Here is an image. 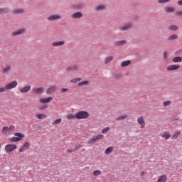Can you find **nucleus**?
Returning a JSON list of instances; mask_svg holds the SVG:
<instances>
[{
	"instance_id": "18",
	"label": "nucleus",
	"mask_w": 182,
	"mask_h": 182,
	"mask_svg": "<svg viewBox=\"0 0 182 182\" xmlns=\"http://www.w3.org/2000/svg\"><path fill=\"white\" fill-rule=\"evenodd\" d=\"M164 11L166 14H173V12H174V11H176V9H174V7L166 6V7H164Z\"/></svg>"
},
{
	"instance_id": "40",
	"label": "nucleus",
	"mask_w": 182,
	"mask_h": 182,
	"mask_svg": "<svg viewBox=\"0 0 182 182\" xmlns=\"http://www.w3.org/2000/svg\"><path fill=\"white\" fill-rule=\"evenodd\" d=\"M161 137L165 139V140H168L171 137V135L170 134H164L161 135Z\"/></svg>"
},
{
	"instance_id": "2",
	"label": "nucleus",
	"mask_w": 182,
	"mask_h": 182,
	"mask_svg": "<svg viewBox=\"0 0 182 182\" xmlns=\"http://www.w3.org/2000/svg\"><path fill=\"white\" fill-rule=\"evenodd\" d=\"M45 92V88L43 87H33L31 89V93L34 96L36 95H42Z\"/></svg>"
},
{
	"instance_id": "46",
	"label": "nucleus",
	"mask_w": 182,
	"mask_h": 182,
	"mask_svg": "<svg viewBox=\"0 0 182 182\" xmlns=\"http://www.w3.org/2000/svg\"><path fill=\"white\" fill-rule=\"evenodd\" d=\"M170 2V0H158V4H167Z\"/></svg>"
},
{
	"instance_id": "31",
	"label": "nucleus",
	"mask_w": 182,
	"mask_h": 182,
	"mask_svg": "<svg viewBox=\"0 0 182 182\" xmlns=\"http://www.w3.org/2000/svg\"><path fill=\"white\" fill-rule=\"evenodd\" d=\"M36 117H37V119L42 120L43 119H46L47 116L45 114H37Z\"/></svg>"
},
{
	"instance_id": "52",
	"label": "nucleus",
	"mask_w": 182,
	"mask_h": 182,
	"mask_svg": "<svg viewBox=\"0 0 182 182\" xmlns=\"http://www.w3.org/2000/svg\"><path fill=\"white\" fill-rule=\"evenodd\" d=\"M48 107V105H43L41 107V110H45V109H46Z\"/></svg>"
},
{
	"instance_id": "23",
	"label": "nucleus",
	"mask_w": 182,
	"mask_h": 182,
	"mask_svg": "<svg viewBox=\"0 0 182 182\" xmlns=\"http://www.w3.org/2000/svg\"><path fill=\"white\" fill-rule=\"evenodd\" d=\"M126 43H127V41L122 40V41H116L114 43V46H124V45H126Z\"/></svg>"
},
{
	"instance_id": "32",
	"label": "nucleus",
	"mask_w": 182,
	"mask_h": 182,
	"mask_svg": "<svg viewBox=\"0 0 182 182\" xmlns=\"http://www.w3.org/2000/svg\"><path fill=\"white\" fill-rule=\"evenodd\" d=\"M8 72H11V65H6L4 69L2 70V73H8Z\"/></svg>"
},
{
	"instance_id": "1",
	"label": "nucleus",
	"mask_w": 182,
	"mask_h": 182,
	"mask_svg": "<svg viewBox=\"0 0 182 182\" xmlns=\"http://www.w3.org/2000/svg\"><path fill=\"white\" fill-rule=\"evenodd\" d=\"M89 116V112L86 111H80L75 114V119L82 120L83 119H88Z\"/></svg>"
},
{
	"instance_id": "24",
	"label": "nucleus",
	"mask_w": 182,
	"mask_h": 182,
	"mask_svg": "<svg viewBox=\"0 0 182 182\" xmlns=\"http://www.w3.org/2000/svg\"><path fill=\"white\" fill-rule=\"evenodd\" d=\"M137 122L139 124L141 125V129H144V126H146V123L144 122V119L143 118V117L138 118Z\"/></svg>"
},
{
	"instance_id": "44",
	"label": "nucleus",
	"mask_w": 182,
	"mask_h": 182,
	"mask_svg": "<svg viewBox=\"0 0 182 182\" xmlns=\"http://www.w3.org/2000/svg\"><path fill=\"white\" fill-rule=\"evenodd\" d=\"M164 107H167V106H170V105H171V102L168 100L164 102Z\"/></svg>"
},
{
	"instance_id": "54",
	"label": "nucleus",
	"mask_w": 182,
	"mask_h": 182,
	"mask_svg": "<svg viewBox=\"0 0 182 182\" xmlns=\"http://www.w3.org/2000/svg\"><path fill=\"white\" fill-rule=\"evenodd\" d=\"M80 147V145H77L75 146V148L74 149V150H79Z\"/></svg>"
},
{
	"instance_id": "47",
	"label": "nucleus",
	"mask_w": 182,
	"mask_h": 182,
	"mask_svg": "<svg viewBox=\"0 0 182 182\" xmlns=\"http://www.w3.org/2000/svg\"><path fill=\"white\" fill-rule=\"evenodd\" d=\"M164 60H167V59H168V54L167 53V51L164 52Z\"/></svg>"
},
{
	"instance_id": "10",
	"label": "nucleus",
	"mask_w": 182,
	"mask_h": 182,
	"mask_svg": "<svg viewBox=\"0 0 182 182\" xmlns=\"http://www.w3.org/2000/svg\"><path fill=\"white\" fill-rule=\"evenodd\" d=\"M26 30L25 28H20L18 30H16L15 31H13L11 33L12 36H19V35H23V33H25Z\"/></svg>"
},
{
	"instance_id": "33",
	"label": "nucleus",
	"mask_w": 182,
	"mask_h": 182,
	"mask_svg": "<svg viewBox=\"0 0 182 182\" xmlns=\"http://www.w3.org/2000/svg\"><path fill=\"white\" fill-rule=\"evenodd\" d=\"M89 85V81H82L77 84L79 87L82 86H87Z\"/></svg>"
},
{
	"instance_id": "55",
	"label": "nucleus",
	"mask_w": 182,
	"mask_h": 182,
	"mask_svg": "<svg viewBox=\"0 0 182 182\" xmlns=\"http://www.w3.org/2000/svg\"><path fill=\"white\" fill-rule=\"evenodd\" d=\"M140 176H141V177H143V176H144V171H141L140 173Z\"/></svg>"
},
{
	"instance_id": "7",
	"label": "nucleus",
	"mask_w": 182,
	"mask_h": 182,
	"mask_svg": "<svg viewBox=\"0 0 182 182\" xmlns=\"http://www.w3.org/2000/svg\"><path fill=\"white\" fill-rule=\"evenodd\" d=\"M132 26H133V23L129 22L124 24V26L119 27V30L122 32H124L125 31H129V29H130Z\"/></svg>"
},
{
	"instance_id": "30",
	"label": "nucleus",
	"mask_w": 182,
	"mask_h": 182,
	"mask_svg": "<svg viewBox=\"0 0 182 182\" xmlns=\"http://www.w3.org/2000/svg\"><path fill=\"white\" fill-rule=\"evenodd\" d=\"M176 39H178V35L177 34L171 35L168 38V41H176Z\"/></svg>"
},
{
	"instance_id": "56",
	"label": "nucleus",
	"mask_w": 182,
	"mask_h": 182,
	"mask_svg": "<svg viewBox=\"0 0 182 182\" xmlns=\"http://www.w3.org/2000/svg\"><path fill=\"white\" fill-rule=\"evenodd\" d=\"M0 147H1V144H0Z\"/></svg>"
},
{
	"instance_id": "34",
	"label": "nucleus",
	"mask_w": 182,
	"mask_h": 182,
	"mask_svg": "<svg viewBox=\"0 0 182 182\" xmlns=\"http://www.w3.org/2000/svg\"><path fill=\"white\" fill-rule=\"evenodd\" d=\"M181 134V132L180 131H176V133L172 136L173 140H176L178 136Z\"/></svg>"
},
{
	"instance_id": "14",
	"label": "nucleus",
	"mask_w": 182,
	"mask_h": 182,
	"mask_svg": "<svg viewBox=\"0 0 182 182\" xmlns=\"http://www.w3.org/2000/svg\"><path fill=\"white\" fill-rule=\"evenodd\" d=\"M12 14L14 15H23L25 14V9L23 8H18L13 10Z\"/></svg>"
},
{
	"instance_id": "4",
	"label": "nucleus",
	"mask_w": 182,
	"mask_h": 182,
	"mask_svg": "<svg viewBox=\"0 0 182 182\" xmlns=\"http://www.w3.org/2000/svg\"><path fill=\"white\" fill-rule=\"evenodd\" d=\"M106 9H107L106 5H105L104 4H97L94 7V11L95 12H103L106 11Z\"/></svg>"
},
{
	"instance_id": "41",
	"label": "nucleus",
	"mask_w": 182,
	"mask_h": 182,
	"mask_svg": "<svg viewBox=\"0 0 182 182\" xmlns=\"http://www.w3.org/2000/svg\"><path fill=\"white\" fill-rule=\"evenodd\" d=\"M60 123H62V119L59 118L53 122V126H55V124H60Z\"/></svg>"
},
{
	"instance_id": "48",
	"label": "nucleus",
	"mask_w": 182,
	"mask_h": 182,
	"mask_svg": "<svg viewBox=\"0 0 182 182\" xmlns=\"http://www.w3.org/2000/svg\"><path fill=\"white\" fill-rule=\"evenodd\" d=\"M93 174L94 176H100V174H102V171H100V170H97L93 172Z\"/></svg>"
},
{
	"instance_id": "29",
	"label": "nucleus",
	"mask_w": 182,
	"mask_h": 182,
	"mask_svg": "<svg viewBox=\"0 0 182 182\" xmlns=\"http://www.w3.org/2000/svg\"><path fill=\"white\" fill-rule=\"evenodd\" d=\"M168 29H169V31H178V26H177L174 24H172L168 26Z\"/></svg>"
},
{
	"instance_id": "5",
	"label": "nucleus",
	"mask_w": 182,
	"mask_h": 182,
	"mask_svg": "<svg viewBox=\"0 0 182 182\" xmlns=\"http://www.w3.org/2000/svg\"><path fill=\"white\" fill-rule=\"evenodd\" d=\"M104 136L102 134L100 135H97L94 137H92L91 139H90L87 141V144H93L95 143H96L97 141V140H102V139H103Z\"/></svg>"
},
{
	"instance_id": "43",
	"label": "nucleus",
	"mask_w": 182,
	"mask_h": 182,
	"mask_svg": "<svg viewBox=\"0 0 182 182\" xmlns=\"http://www.w3.org/2000/svg\"><path fill=\"white\" fill-rule=\"evenodd\" d=\"M175 15L176 16H182V10L176 11Z\"/></svg>"
},
{
	"instance_id": "3",
	"label": "nucleus",
	"mask_w": 182,
	"mask_h": 182,
	"mask_svg": "<svg viewBox=\"0 0 182 182\" xmlns=\"http://www.w3.org/2000/svg\"><path fill=\"white\" fill-rule=\"evenodd\" d=\"M14 137L10 139V141H21L25 137L22 133L16 132L14 134Z\"/></svg>"
},
{
	"instance_id": "20",
	"label": "nucleus",
	"mask_w": 182,
	"mask_h": 182,
	"mask_svg": "<svg viewBox=\"0 0 182 182\" xmlns=\"http://www.w3.org/2000/svg\"><path fill=\"white\" fill-rule=\"evenodd\" d=\"M180 69V65H171L167 67L166 70L171 71V70H177Z\"/></svg>"
},
{
	"instance_id": "15",
	"label": "nucleus",
	"mask_w": 182,
	"mask_h": 182,
	"mask_svg": "<svg viewBox=\"0 0 182 182\" xmlns=\"http://www.w3.org/2000/svg\"><path fill=\"white\" fill-rule=\"evenodd\" d=\"M11 12V9L9 7H1L0 8V15H6Z\"/></svg>"
},
{
	"instance_id": "35",
	"label": "nucleus",
	"mask_w": 182,
	"mask_h": 182,
	"mask_svg": "<svg viewBox=\"0 0 182 182\" xmlns=\"http://www.w3.org/2000/svg\"><path fill=\"white\" fill-rule=\"evenodd\" d=\"M112 60H113V56L107 57V58L105 59V65H107V63H109V62H112Z\"/></svg>"
},
{
	"instance_id": "42",
	"label": "nucleus",
	"mask_w": 182,
	"mask_h": 182,
	"mask_svg": "<svg viewBox=\"0 0 182 182\" xmlns=\"http://www.w3.org/2000/svg\"><path fill=\"white\" fill-rule=\"evenodd\" d=\"M8 90H8L6 85H5L4 87L0 88V93H5V92H6Z\"/></svg>"
},
{
	"instance_id": "51",
	"label": "nucleus",
	"mask_w": 182,
	"mask_h": 182,
	"mask_svg": "<svg viewBox=\"0 0 182 182\" xmlns=\"http://www.w3.org/2000/svg\"><path fill=\"white\" fill-rule=\"evenodd\" d=\"M177 5H178L179 6H182V0H178L177 1Z\"/></svg>"
},
{
	"instance_id": "22",
	"label": "nucleus",
	"mask_w": 182,
	"mask_h": 182,
	"mask_svg": "<svg viewBox=\"0 0 182 182\" xmlns=\"http://www.w3.org/2000/svg\"><path fill=\"white\" fill-rule=\"evenodd\" d=\"M29 142H25L21 148L19 149L18 151L19 153H23V151H25V150H27V149H29Z\"/></svg>"
},
{
	"instance_id": "9",
	"label": "nucleus",
	"mask_w": 182,
	"mask_h": 182,
	"mask_svg": "<svg viewBox=\"0 0 182 182\" xmlns=\"http://www.w3.org/2000/svg\"><path fill=\"white\" fill-rule=\"evenodd\" d=\"M56 90H58V87L56 85H53L46 90V95H52L55 93Z\"/></svg>"
},
{
	"instance_id": "16",
	"label": "nucleus",
	"mask_w": 182,
	"mask_h": 182,
	"mask_svg": "<svg viewBox=\"0 0 182 182\" xmlns=\"http://www.w3.org/2000/svg\"><path fill=\"white\" fill-rule=\"evenodd\" d=\"M82 16H83V14H82V12H80V11H77V12L74 13L71 16V18L73 19H80V18H82Z\"/></svg>"
},
{
	"instance_id": "27",
	"label": "nucleus",
	"mask_w": 182,
	"mask_h": 182,
	"mask_svg": "<svg viewBox=\"0 0 182 182\" xmlns=\"http://www.w3.org/2000/svg\"><path fill=\"white\" fill-rule=\"evenodd\" d=\"M172 62L173 63H181L182 58L180 56L175 57L172 59Z\"/></svg>"
},
{
	"instance_id": "39",
	"label": "nucleus",
	"mask_w": 182,
	"mask_h": 182,
	"mask_svg": "<svg viewBox=\"0 0 182 182\" xmlns=\"http://www.w3.org/2000/svg\"><path fill=\"white\" fill-rule=\"evenodd\" d=\"M124 119H127V115L119 116L117 118H116V120L117 122H120V120H124Z\"/></svg>"
},
{
	"instance_id": "36",
	"label": "nucleus",
	"mask_w": 182,
	"mask_h": 182,
	"mask_svg": "<svg viewBox=\"0 0 182 182\" xmlns=\"http://www.w3.org/2000/svg\"><path fill=\"white\" fill-rule=\"evenodd\" d=\"M112 151H113V146H109L105 150V154H110Z\"/></svg>"
},
{
	"instance_id": "21",
	"label": "nucleus",
	"mask_w": 182,
	"mask_h": 182,
	"mask_svg": "<svg viewBox=\"0 0 182 182\" xmlns=\"http://www.w3.org/2000/svg\"><path fill=\"white\" fill-rule=\"evenodd\" d=\"M53 100V97H48L47 98H41L40 99V103H50Z\"/></svg>"
},
{
	"instance_id": "6",
	"label": "nucleus",
	"mask_w": 182,
	"mask_h": 182,
	"mask_svg": "<svg viewBox=\"0 0 182 182\" xmlns=\"http://www.w3.org/2000/svg\"><path fill=\"white\" fill-rule=\"evenodd\" d=\"M73 8L74 9H76V11H80V9H83V8H85V3L82 1H77L73 5Z\"/></svg>"
},
{
	"instance_id": "49",
	"label": "nucleus",
	"mask_w": 182,
	"mask_h": 182,
	"mask_svg": "<svg viewBox=\"0 0 182 182\" xmlns=\"http://www.w3.org/2000/svg\"><path fill=\"white\" fill-rule=\"evenodd\" d=\"M114 78H115V79H117V80L122 79V74H120V73H117V74H115V75H114Z\"/></svg>"
},
{
	"instance_id": "17",
	"label": "nucleus",
	"mask_w": 182,
	"mask_h": 182,
	"mask_svg": "<svg viewBox=\"0 0 182 182\" xmlns=\"http://www.w3.org/2000/svg\"><path fill=\"white\" fill-rule=\"evenodd\" d=\"M31 85H26L20 89V93H28L31 92Z\"/></svg>"
},
{
	"instance_id": "28",
	"label": "nucleus",
	"mask_w": 182,
	"mask_h": 182,
	"mask_svg": "<svg viewBox=\"0 0 182 182\" xmlns=\"http://www.w3.org/2000/svg\"><path fill=\"white\" fill-rule=\"evenodd\" d=\"M130 63H132V61L130 60H125L121 63V66L122 68H126V66H129V65H130Z\"/></svg>"
},
{
	"instance_id": "8",
	"label": "nucleus",
	"mask_w": 182,
	"mask_h": 182,
	"mask_svg": "<svg viewBox=\"0 0 182 182\" xmlns=\"http://www.w3.org/2000/svg\"><path fill=\"white\" fill-rule=\"evenodd\" d=\"M61 18L62 16H60V15L59 14H53V15L49 16L47 18V21L52 22L53 21H59V19H60Z\"/></svg>"
},
{
	"instance_id": "37",
	"label": "nucleus",
	"mask_w": 182,
	"mask_h": 182,
	"mask_svg": "<svg viewBox=\"0 0 182 182\" xmlns=\"http://www.w3.org/2000/svg\"><path fill=\"white\" fill-rule=\"evenodd\" d=\"M80 80H82V78L80 77H77V78H74L73 80H70V83H77V82H80Z\"/></svg>"
},
{
	"instance_id": "53",
	"label": "nucleus",
	"mask_w": 182,
	"mask_h": 182,
	"mask_svg": "<svg viewBox=\"0 0 182 182\" xmlns=\"http://www.w3.org/2000/svg\"><path fill=\"white\" fill-rule=\"evenodd\" d=\"M75 151V149H68V153H73V151Z\"/></svg>"
},
{
	"instance_id": "50",
	"label": "nucleus",
	"mask_w": 182,
	"mask_h": 182,
	"mask_svg": "<svg viewBox=\"0 0 182 182\" xmlns=\"http://www.w3.org/2000/svg\"><path fill=\"white\" fill-rule=\"evenodd\" d=\"M68 90H69V89H68V88H62L61 89V93H65V92H68Z\"/></svg>"
},
{
	"instance_id": "38",
	"label": "nucleus",
	"mask_w": 182,
	"mask_h": 182,
	"mask_svg": "<svg viewBox=\"0 0 182 182\" xmlns=\"http://www.w3.org/2000/svg\"><path fill=\"white\" fill-rule=\"evenodd\" d=\"M68 120H73L76 119V114L73 115L72 114L67 115Z\"/></svg>"
},
{
	"instance_id": "26",
	"label": "nucleus",
	"mask_w": 182,
	"mask_h": 182,
	"mask_svg": "<svg viewBox=\"0 0 182 182\" xmlns=\"http://www.w3.org/2000/svg\"><path fill=\"white\" fill-rule=\"evenodd\" d=\"M167 181V175H161L159 177L156 182H166Z\"/></svg>"
},
{
	"instance_id": "25",
	"label": "nucleus",
	"mask_w": 182,
	"mask_h": 182,
	"mask_svg": "<svg viewBox=\"0 0 182 182\" xmlns=\"http://www.w3.org/2000/svg\"><path fill=\"white\" fill-rule=\"evenodd\" d=\"M63 45H65V41H63L52 43V46H53L54 48H57L58 46H63Z\"/></svg>"
},
{
	"instance_id": "11",
	"label": "nucleus",
	"mask_w": 182,
	"mask_h": 182,
	"mask_svg": "<svg viewBox=\"0 0 182 182\" xmlns=\"http://www.w3.org/2000/svg\"><path fill=\"white\" fill-rule=\"evenodd\" d=\"M13 130H15V126H14V125H11L9 127H4L2 129V133L4 134H6V133H10V132H12Z\"/></svg>"
},
{
	"instance_id": "13",
	"label": "nucleus",
	"mask_w": 182,
	"mask_h": 182,
	"mask_svg": "<svg viewBox=\"0 0 182 182\" xmlns=\"http://www.w3.org/2000/svg\"><path fill=\"white\" fill-rule=\"evenodd\" d=\"M18 86V81H13L9 84L6 85V87H7L8 90H11L12 89H15Z\"/></svg>"
},
{
	"instance_id": "19",
	"label": "nucleus",
	"mask_w": 182,
	"mask_h": 182,
	"mask_svg": "<svg viewBox=\"0 0 182 182\" xmlns=\"http://www.w3.org/2000/svg\"><path fill=\"white\" fill-rule=\"evenodd\" d=\"M65 70L67 72H70L72 70H79V65H74L73 66H68V67L66 68Z\"/></svg>"
},
{
	"instance_id": "12",
	"label": "nucleus",
	"mask_w": 182,
	"mask_h": 182,
	"mask_svg": "<svg viewBox=\"0 0 182 182\" xmlns=\"http://www.w3.org/2000/svg\"><path fill=\"white\" fill-rule=\"evenodd\" d=\"M14 150H16V145L15 144H7L5 146V151L7 153H9L11 151H14Z\"/></svg>"
},
{
	"instance_id": "45",
	"label": "nucleus",
	"mask_w": 182,
	"mask_h": 182,
	"mask_svg": "<svg viewBox=\"0 0 182 182\" xmlns=\"http://www.w3.org/2000/svg\"><path fill=\"white\" fill-rule=\"evenodd\" d=\"M109 130H110V127H106V128L103 129L102 130V134L107 133V132H109Z\"/></svg>"
}]
</instances>
